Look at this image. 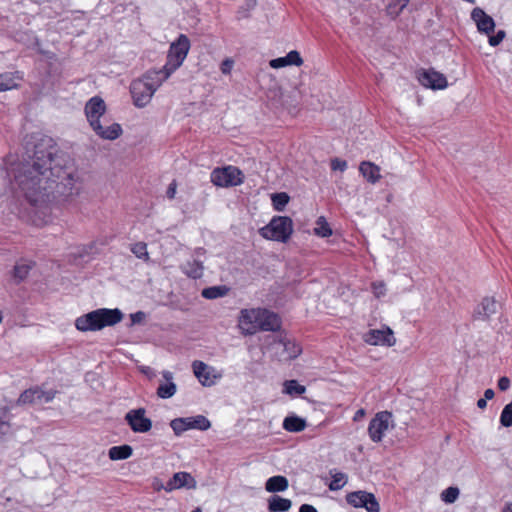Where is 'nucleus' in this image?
<instances>
[{
  "mask_svg": "<svg viewBox=\"0 0 512 512\" xmlns=\"http://www.w3.org/2000/svg\"><path fill=\"white\" fill-rule=\"evenodd\" d=\"M165 80L162 79L159 70L147 71L143 78L134 80L130 85L134 105L139 108L145 107Z\"/></svg>",
  "mask_w": 512,
  "mask_h": 512,
  "instance_id": "4",
  "label": "nucleus"
},
{
  "mask_svg": "<svg viewBox=\"0 0 512 512\" xmlns=\"http://www.w3.org/2000/svg\"><path fill=\"white\" fill-rule=\"evenodd\" d=\"M293 223L287 216H274L269 224L260 229L262 237L285 243L291 237Z\"/></svg>",
  "mask_w": 512,
  "mask_h": 512,
  "instance_id": "6",
  "label": "nucleus"
},
{
  "mask_svg": "<svg viewBox=\"0 0 512 512\" xmlns=\"http://www.w3.org/2000/svg\"><path fill=\"white\" fill-rule=\"evenodd\" d=\"M229 288L225 285L211 286L204 288L201 295L205 299H217L227 295Z\"/></svg>",
  "mask_w": 512,
  "mask_h": 512,
  "instance_id": "34",
  "label": "nucleus"
},
{
  "mask_svg": "<svg viewBox=\"0 0 512 512\" xmlns=\"http://www.w3.org/2000/svg\"><path fill=\"white\" fill-rule=\"evenodd\" d=\"M364 341L370 345H384L388 347L396 343L393 331L389 327L369 330L364 335Z\"/></svg>",
  "mask_w": 512,
  "mask_h": 512,
  "instance_id": "15",
  "label": "nucleus"
},
{
  "mask_svg": "<svg viewBox=\"0 0 512 512\" xmlns=\"http://www.w3.org/2000/svg\"><path fill=\"white\" fill-rule=\"evenodd\" d=\"M303 63L300 53L296 50L288 52L284 57H278L270 61L274 69L283 68L289 65L300 66Z\"/></svg>",
  "mask_w": 512,
  "mask_h": 512,
  "instance_id": "21",
  "label": "nucleus"
},
{
  "mask_svg": "<svg viewBox=\"0 0 512 512\" xmlns=\"http://www.w3.org/2000/svg\"><path fill=\"white\" fill-rule=\"evenodd\" d=\"M91 128L99 137L106 140H115L122 134V128L118 123H113L106 128L101 124L100 129H97L96 126H92Z\"/></svg>",
  "mask_w": 512,
  "mask_h": 512,
  "instance_id": "26",
  "label": "nucleus"
},
{
  "mask_svg": "<svg viewBox=\"0 0 512 512\" xmlns=\"http://www.w3.org/2000/svg\"><path fill=\"white\" fill-rule=\"evenodd\" d=\"M346 502L355 508H364L367 512H380V504L375 495L364 490L348 493Z\"/></svg>",
  "mask_w": 512,
  "mask_h": 512,
  "instance_id": "9",
  "label": "nucleus"
},
{
  "mask_svg": "<svg viewBox=\"0 0 512 512\" xmlns=\"http://www.w3.org/2000/svg\"><path fill=\"white\" fill-rule=\"evenodd\" d=\"M373 293L377 298L385 295L386 289L385 284L383 282L373 283L372 284Z\"/></svg>",
  "mask_w": 512,
  "mask_h": 512,
  "instance_id": "48",
  "label": "nucleus"
},
{
  "mask_svg": "<svg viewBox=\"0 0 512 512\" xmlns=\"http://www.w3.org/2000/svg\"><path fill=\"white\" fill-rule=\"evenodd\" d=\"M239 322L245 334L248 335L258 330L275 332L281 328V319L278 314L265 308L241 310Z\"/></svg>",
  "mask_w": 512,
  "mask_h": 512,
  "instance_id": "2",
  "label": "nucleus"
},
{
  "mask_svg": "<svg viewBox=\"0 0 512 512\" xmlns=\"http://www.w3.org/2000/svg\"><path fill=\"white\" fill-rule=\"evenodd\" d=\"M133 454V448L128 444L113 446L108 450V456L113 461L128 459Z\"/></svg>",
  "mask_w": 512,
  "mask_h": 512,
  "instance_id": "32",
  "label": "nucleus"
},
{
  "mask_svg": "<svg viewBox=\"0 0 512 512\" xmlns=\"http://www.w3.org/2000/svg\"><path fill=\"white\" fill-rule=\"evenodd\" d=\"M55 397V392L52 390L44 391L39 387L26 389L18 398L20 405H43L52 401Z\"/></svg>",
  "mask_w": 512,
  "mask_h": 512,
  "instance_id": "11",
  "label": "nucleus"
},
{
  "mask_svg": "<svg viewBox=\"0 0 512 512\" xmlns=\"http://www.w3.org/2000/svg\"><path fill=\"white\" fill-rule=\"evenodd\" d=\"M210 179L218 187H232L243 182L242 172L234 166L215 168L210 174Z\"/></svg>",
  "mask_w": 512,
  "mask_h": 512,
  "instance_id": "8",
  "label": "nucleus"
},
{
  "mask_svg": "<svg viewBox=\"0 0 512 512\" xmlns=\"http://www.w3.org/2000/svg\"><path fill=\"white\" fill-rule=\"evenodd\" d=\"M471 19L476 23L480 33L490 35L494 32L495 21L482 8H474L471 12Z\"/></svg>",
  "mask_w": 512,
  "mask_h": 512,
  "instance_id": "17",
  "label": "nucleus"
},
{
  "mask_svg": "<svg viewBox=\"0 0 512 512\" xmlns=\"http://www.w3.org/2000/svg\"><path fill=\"white\" fill-rule=\"evenodd\" d=\"M24 73L19 70L0 73V92H6L20 87Z\"/></svg>",
  "mask_w": 512,
  "mask_h": 512,
  "instance_id": "18",
  "label": "nucleus"
},
{
  "mask_svg": "<svg viewBox=\"0 0 512 512\" xmlns=\"http://www.w3.org/2000/svg\"><path fill=\"white\" fill-rule=\"evenodd\" d=\"M290 197L285 192L273 193L271 195V201L273 208L276 211H282L288 204Z\"/></svg>",
  "mask_w": 512,
  "mask_h": 512,
  "instance_id": "37",
  "label": "nucleus"
},
{
  "mask_svg": "<svg viewBox=\"0 0 512 512\" xmlns=\"http://www.w3.org/2000/svg\"><path fill=\"white\" fill-rule=\"evenodd\" d=\"M274 345L278 348H282L284 354L283 358L285 360L295 359L301 353L300 346L286 338L280 339L279 341L275 342Z\"/></svg>",
  "mask_w": 512,
  "mask_h": 512,
  "instance_id": "24",
  "label": "nucleus"
},
{
  "mask_svg": "<svg viewBox=\"0 0 512 512\" xmlns=\"http://www.w3.org/2000/svg\"><path fill=\"white\" fill-rule=\"evenodd\" d=\"M25 150L32 163L21 164L14 181L25 198L30 203H36L41 196L52 193L63 184V159L57 155L54 140L40 133L29 137Z\"/></svg>",
  "mask_w": 512,
  "mask_h": 512,
  "instance_id": "1",
  "label": "nucleus"
},
{
  "mask_svg": "<svg viewBox=\"0 0 512 512\" xmlns=\"http://www.w3.org/2000/svg\"><path fill=\"white\" fill-rule=\"evenodd\" d=\"M347 483V475L342 472H335L332 474V480L329 483V489L331 491H337L344 487Z\"/></svg>",
  "mask_w": 512,
  "mask_h": 512,
  "instance_id": "40",
  "label": "nucleus"
},
{
  "mask_svg": "<svg viewBox=\"0 0 512 512\" xmlns=\"http://www.w3.org/2000/svg\"><path fill=\"white\" fill-rule=\"evenodd\" d=\"M106 111V104L99 96H94L88 100L85 105V114L90 126H96L100 129V118Z\"/></svg>",
  "mask_w": 512,
  "mask_h": 512,
  "instance_id": "13",
  "label": "nucleus"
},
{
  "mask_svg": "<svg viewBox=\"0 0 512 512\" xmlns=\"http://www.w3.org/2000/svg\"><path fill=\"white\" fill-rule=\"evenodd\" d=\"M510 379L506 376L500 377L498 380V388L501 391H506L510 388Z\"/></svg>",
  "mask_w": 512,
  "mask_h": 512,
  "instance_id": "49",
  "label": "nucleus"
},
{
  "mask_svg": "<svg viewBox=\"0 0 512 512\" xmlns=\"http://www.w3.org/2000/svg\"><path fill=\"white\" fill-rule=\"evenodd\" d=\"M347 168V162L345 160H341L339 158H335L331 161V169L336 171H344Z\"/></svg>",
  "mask_w": 512,
  "mask_h": 512,
  "instance_id": "46",
  "label": "nucleus"
},
{
  "mask_svg": "<svg viewBox=\"0 0 512 512\" xmlns=\"http://www.w3.org/2000/svg\"><path fill=\"white\" fill-rule=\"evenodd\" d=\"M409 0H392L386 7L387 14L392 18H396L400 12L407 6Z\"/></svg>",
  "mask_w": 512,
  "mask_h": 512,
  "instance_id": "36",
  "label": "nucleus"
},
{
  "mask_svg": "<svg viewBox=\"0 0 512 512\" xmlns=\"http://www.w3.org/2000/svg\"><path fill=\"white\" fill-rule=\"evenodd\" d=\"M194 253H195V255H197V256L204 255V254H205V249H204V248L199 247V248L195 249Z\"/></svg>",
  "mask_w": 512,
  "mask_h": 512,
  "instance_id": "57",
  "label": "nucleus"
},
{
  "mask_svg": "<svg viewBox=\"0 0 512 512\" xmlns=\"http://www.w3.org/2000/svg\"><path fill=\"white\" fill-rule=\"evenodd\" d=\"M192 512H202L200 508L194 509Z\"/></svg>",
  "mask_w": 512,
  "mask_h": 512,
  "instance_id": "58",
  "label": "nucleus"
},
{
  "mask_svg": "<svg viewBox=\"0 0 512 512\" xmlns=\"http://www.w3.org/2000/svg\"><path fill=\"white\" fill-rule=\"evenodd\" d=\"M305 391V386L300 385L296 380H287L284 382V392L289 395H302Z\"/></svg>",
  "mask_w": 512,
  "mask_h": 512,
  "instance_id": "39",
  "label": "nucleus"
},
{
  "mask_svg": "<svg viewBox=\"0 0 512 512\" xmlns=\"http://www.w3.org/2000/svg\"><path fill=\"white\" fill-rule=\"evenodd\" d=\"M497 302L494 298L485 297L474 311V318L488 320L497 312Z\"/></svg>",
  "mask_w": 512,
  "mask_h": 512,
  "instance_id": "20",
  "label": "nucleus"
},
{
  "mask_svg": "<svg viewBox=\"0 0 512 512\" xmlns=\"http://www.w3.org/2000/svg\"><path fill=\"white\" fill-rule=\"evenodd\" d=\"M187 429H197L200 431H206L211 427V422L208 418L203 415H197L193 417H185Z\"/></svg>",
  "mask_w": 512,
  "mask_h": 512,
  "instance_id": "33",
  "label": "nucleus"
},
{
  "mask_svg": "<svg viewBox=\"0 0 512 512\" xmlns=\"http://www.w3.org/2000/svg\"><path fill=\"white\" fill-rule=\"evenodd\" d=\"M197 482L195 478L188 472H176L173 476L167 481L165 485H160L157 487V490L164 489L166 492H172L176 489L186 488V489H196Z\"/></svg>",
  "mask_w": 512,
  "mask_h": 512,
  "instance_id": "12",
  "label": "nucleus"
},
{
  "mask_svg": "<svg viewBox=\"0 0 512 512\" xmlns=\"http://www.w3.org/2000/svg\"><path fill=\"white\" fill-rule=\"evenodd\" d=\"M418 81L424 87L432 90H441L448 85L446 77L433 69L421 70L418 73Z\"/></svg>",
  "mask_w": 512,
  "mask_h": 512,
  "instance_id": "14",
  "label": "nucleus"
},
{
  "mask_svg": "<svg viewBox=\"0 0 512 512\" xmlns=\"http://www.w3.org/2000/svg\"><path fill=\"white\" fill-rule=\"evenodd\" d=\"M131 252L138 258L145 261L149 260L147 244L145 242H137L131 246Z\"/></svg>",
  "mask_w": 512,
  "mask_h": 512,
  "instance_id": "42",
  "label": "nucleus"
},
{
  "mask_svg": "<svg viewBox=\"0 0 512 512\" xmlns=\"http://www.w3.org/2000/svg\"><path fill=\"white\" fill-rule=\"evenodd\" d=\"M299 512H318V511L313 505L302 504L299 508Z\"/></svg>",
  "mask_w": 512,
  "mask_h": 512,
  "instance_id": "50",
  "label": "nucleus"
},
{
  "mask_svg": "<svg viewBox=\"0 0 512 512\" xmlns=\"http://www.w3.org/2000/svg\"><path fill=\"white\" fill-rule=\"evenodd\" d=\"M91 250L92 247H78L75 251H70L68 255H66V260L76 265L88 262L91 259Z\"/></svg>",
  "mask_w": 512,
  "mask_h": 512,
  "instance_id": "27",
  "label": "nucleus"
},
{
  "mask_svg": "<svg viewBox=\"0 0 512 512\" xmlns=\"http://www.w3.org/2000/svg\"><path fill=\"white\" fill-rule=\"evenodd\" d=\"M292 506V501L278 495H273L268 499V510L270 512H286Z\"/></svg>",
  "mask_w": 512,
  "mask_h": 512,
  "instance_id": "30",
  "label": "nucleus"
},
{
  "mask_svg": "<svg viewBox=\"0 0 512 512\" xmlns=\"http://www.w3.org/2000/svg\"><path fill=\"white\" fill-rule=\"evenodd\" d=\"M505 36L506 32L504 30H498L496 34L489 36L488 42L493 47L498 46L503 41Z\"/></svg>",
  "mask_w": 512,
  "mask_h": 512,
  "instance_id": "45",
  "label": "nucleus"
},
{
  "mask_svg": "<svg viewBox=\"0 0 512 512\" xmlns=\"http://www.w3.org/2000/svg\"><path fill=\"white\" fill-rule=\"evenodd\" d=\"M365 414V411L363 409H359L358 411H356L355 415H354V420L357 421L359 420L361 417H363Z\"/></svg>",
  "mask_w": 512,
  "mask_h": 512,
  "instance_id": "55",
  "label": "nucleus"
},
{
  "mask_svg": "<svg viewBox=\"0 0 512 512\" xmlns=\"http://www.w3.org/2000/svg\"><path fill=\"white\" fill-rule=\"evenodd\" d=\"M500 424L503 427L512 426V401L504 406L500 414Z\"/></svg>",
  "mask_w": 512,
  "mask_h": 512,
  "instance_id": "43",
  "label": "nucleus"
},
{
  "mask_svg": "<svg viewBox=\"0 0 512 512\" xmlns=\"http://www.w3.org/2000/svg\"><path fill=\"white\" fill-rule=\"evenodd\" d=\"M181 271L192 279H200L203 276L204 266L199 259L188 260L181 265Z\"/></svg>",
  "mask_w": 512,
  "mask_h": 512,
  "instance_id": "22",
  "label": "nucleus"
},
{
  "mask_svg": "<svg viewBox=\"0 0 512 512\" xmlns=\"http://www.w3.org/2000/svg\"><path fill=\"white\" fill-rule=\"evenodd\" d=\"M460 494V490L456 486H450L443 490L440 494L441 500L446 504H452L454 503Z\"/></svg>",
  "mask_w": 512,
  "mask_h": 512,
  "instance_id": "38",
  "label": "nucleus"
},
{
  "mask_svg": "<svg viewBox=\"0 0 512 512\" xmlns=\"http://www.w3.org/2000/svg\"><path fill=\"white\" fill-rule=\"evenodd\" d=\"M124 419L134 433H147L152 428V420L146 417L143 407L129 410Z\"/></svg>",
  "mask_w": 512,
  "mask_h": 512,
  "instance_id": "10",
  "label": "nucleus"
},
{
  "mask_svg": "<svg viewBox=\"0 0 512 512\" xmlns=\"http://www.w3.org/2000/svg\"><path fill=\"white\" fill-rule=\"evenodd\" d=\"M231 66H232V61H230V60H225V61L223 62V64H222V68H221V69H222V72H223V73H227V72H229V70H230Z\"/></svg>",
  "mask_w": 512,
  "mask_h": 512,
  "instance_id": "52",
  "label": "nucleus"
},
{
  "mask_svg": "<svg viewBox=\"0 0 512 512\" xmlns=\"http://www.w3.org/2000/svg\"><path fill=\"white\" fill-rule=\"evenodd\" d=\"M389 428H394L392 413L386 410L376 413L368 425V435L371 441L374 443L381 442Z\"/></svg>",
  "mask_w": 512,
  "mask_h": 512,
  "instance_id": "7",
  "label": "nucleus"
},
{
  "mask_svg": "<svg viewBox=\"0 0 512 512\" xmlns=\"http://www.w3.org/2000/svg\"><path fill=\"white\" fill-rule=\"evenodd\" d=\"M495 393L493 389H486L484 392V399L491 400L494 397Z\"/></svg>",
  "mask_w": 512,
  "mask_h": 512,
  "instance_id": "53",
  "label": "nucleus"
},
{
  "mask_svg": "<svg viewBox=\"0 0 512 512\" xmlns=\"http://www.w3.org/2000/svg\"><path fill=\"white\" fill-rule=\"evenodd\" d=\"M288 486L289 483L287 478L282 475L272 476L268 478L265 483V489L272 493L283 492L288 488Z\"/></svg>",
  "mask_w": 512,
  "mask_h": 512,
  "instance_id": "29",
  "label": "nucleus"
},
{
  "mask_svg": "<svg viewBox=\"0 0 512 512\" xmlns=\"http://www.w3.org/2000/svg\"><path fill=\"white\" fill-rule=\"evenodd\" d=\"M192 368L194 375L203 386L210 387L216 383V379L221 377V375L215 374L213 367L199 360H195L192 363Z\"/></svg>",
  "mask_w": 512,
  "mask_h": 512,
  "instance_id": "16",
  "label": "nucleus"
},
{
  "mask_svg": "<svg viewBox=\"0 0 512 512\" xmlns=\"http://www.w3.org/2000/svg\"><path fill=\"white\" fill-rule=\"evenodd\" d=\"M307 426V422L304 418L295 414L288 415L284 418L282 427L288 432L298 433L303 431Z\"/></svg>",
  "mask_w": 512,
  "mask_h": 512,
  "instance_id": "25",
  "label": "nucleus"
},
{
  "mask_svg": "<svg viewBox=\"0 0 512 512\" xmlns=\"http://www.w3.org/2000/svg\"><path fill=\"white\" fill-rule=\"evenodd\" d=\"M487 406V400L484 398H481L477 401V407L480 409H484Z\"/></svg>",
  "mask_w": 512,
  "mask_h": 512,
  "instance_id": "54",
  "label": "nucleus"
},
{
  "mask_svg": "<svg viewBox=\"0 0 512 512\" xmlns=\"http://www.w3.org/2000/svg\"><path fill=\"white\" fill-rule=\"evenodd\" d=\"M175 193H176V184H175V182H172L167 189V197L172 199V198H174Z\"/></svg>",
  "mask_w": 512,
  "mask_h": 512,
  "instance_id": "51",
  "label": "nucleus"
},
{
  "mask_svg": "<svg viewBox=\"0 0 512 512\" xmlns=\"http://www.w3.org/2000/svg\"><path fill=\"white\" fill-rule=\"evenodd\" d=\"M9 409L8 407H2L0 409V440L9 433L10 423L8 419Z\"/></svg>",
  "mask_w": 512,
  "mask_h": 512,
  "instance_id": "41",
  "label": "nucleus"
},
{
  "mask_svg": "<svg viewBox=\"0 0 512 512\" xmlns=\"http://www.w3.org/2000/svg\"><path fill=\"white\" fill-rule=\"evenodd\" d=\"M33 261L21 260L17 262L13 269V277L17 283L22 282L29 275L30 270L34 267Z\"/></svg>",
  "mask_w": 512,
  "mask_h": 512,
  "instance_id": "31",
  "label": "nucleus"
},
{
  "mask_svg": "<svg viewBox=\"0 0 512 512\" xmlns=\"http://www.w3.org/2000/svg\"><path fill=\"white\" fill-rule=\"evenodd\" d=\"M190 50V40L185 34H180L178 38L170 44L167 61L159 70L162 73V79H168L184 62Z\"/></svg>",
  "mask_w": 512,
  "mask_h": 512,
  "instance_id": "5",
  "label": "nucleus"
},
{
  "mask_svg": "<svg viewBox=\"0 0 512 512\" xmlns=\"http://www.w3.org/2000/svg\"><path fill=\"white\" fill-rule=\"evenodd\" d=\"M83 187V182L78 175L72 173L67 174L66 191L69 190V193H66V202L69 196H78L83 191Z\"/></svg>",
  "mask_w": 512,
  "mask_h": 512,
  "instance_id": "28",
  "label": "nucleus"
},
{
  "mask_svg": "<svg viewBox=\"0 0 512 512\" xmlns=\"http://www.w3.org/2000/svg\"><path fill=\"white\" fill-rule=\"evenodd\" d=\"M164 382H161L156 390V395L161 399H169L177 392V385L173 381V373L164 370L161 373Z\"/></svg>",
  "mask_w": 512,
  "mask_h": 512,
  "instance_id": "19",
  "label": "nucleus"
},
{
  "mask_svg": "<svg viewBox=\"0 0 512 512\" xmlns=\"http://www.w3.org/2000/svg\"><path fill=\"white\" fill-rule=\"evenodd\" d=\"M170 426L175 435L180 436L182 433L187 431V424L185 417L183 418H175L170 422Z\"/></svg>",
  "mask_w": 512,
  "mask_h": 512,
  "instance_id": "44",
  "label": "nucleus"
},
{
  "mask_svg": "<svg viewBox=\"0 0 512 512\" xmlns=\"http://www.w3.org/2000/svg\"><path fill=\"white\" fill-rule=\"evenodd\" d=\"M359 171L362 176L370 183L375 184L381 178L380 168L370 161L360 163Z\"/></svg>",
  "mask_w": 512,
  "mask_h": 512,
  "instance_id": "23",
  "label": "nucleus"
},
{
  "mask_svg": "<svg viewBox=\"0 0 512 512\" xmlns=\"http://www.w3.org/2000/svg\"><path fill=\"white\" fill-rule=\"evenodd\" d=\"M123 313L119 308H98L75 320V327L82 332L99 331L121 322Z\"/></svg>",
  "mask_w": 512,
  "mask_h": 512,
  "instance_id": "3",
  "label": "nucleus"
},
{
  "mask_svg": "<svg viewBox=\"0 0 512 512\" xmlns=\"http://www.w3.org/2000/svg\"><path fill=\"white\" fill-rule=\"evenodd\" d=\"M314 234L326 238L332 235V229L325 217L321 216L316 221V227L314 228Z\"/></svg>",
  "mask_w": 512,
  "mask_h": 512,
  "instance_id": "35",
  "label": "nucleus"
},
{
  "mask_svg": "<svg viewBox=\"0 0 512 512\" xmlns=\"http://www.w3.org/2000/svg\"><path fill=\"white\" fill-rule=\"evenodd\" d=\"M501 512H512V502L506 503Z\"/></svg>",
  "mask_w": 512,
  "mask_h": 512,
  "instance_id": "56",
  "label": "nucleus"
},
{
  "mask_svg": "<svg viewBox=\"0 0 512 512\" xmlns=\"http://www.w3.org/2000/svg\"><path fill=\"white\" fill-rule=\"evenodd\" d=\"M146 318V314L143 311H137L135 313L130 314L131 324H141Z\"/></svg>",
  "mask_w": 512,
  "mask_h": 512,
  "instance_id": "47",
  "label": "nucleus"
}]
</instances>
